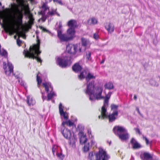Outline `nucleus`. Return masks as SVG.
Segmentation results:
<instances>
[{
    "mask_svg": "<svg viewBox=\"0 0 160 160\" xmlns=\"http://www.w3.org/2000/svg\"><path fill=\"white\" fill-rule=\"evenodd\" d=\"M42 99H43V101H44V100L46 99V97L45 96H44L43 98H42Z\"/></svg>",
    "mask_w": 160,
    "mask_h": 160,
    "instance_id": "57",
    "label": "nucleus"
},
{
    "mask_svg": "<svg viewBox=\"0 0 160 160\" xmlns=\"http://www.w3.org/2000/svg\"><path fill=\"white\" fill-rule=\"evenodd\" d=\"M27 101L29 106H33L35 103V100L30 96H28L27 97Z\"/></svg>",
    "mask_w": 160,
    "mask_h": 160,
    "instance_id": "19",
    "label": "nucleus"
},
{
    "mask_svg": "<svg viewBox=\"0 0 160 160\" xmlns=\"http://www.w3.org/2000/svg\"><path fill=\"white\" fill-rule=\"evenodd\" d=\"M58 146L56 145H53L52 148V152L54 156L56 154L57 155L58 158L61 159H62L64 157L61 153L58 152Z\"/></svg>",
    "mask_w": 160,
    "mask_h": 160,
    "instance_id": "15",
    "label": "nucleus"
},
{
    "mask_svg": "<svg viewBox=\"0 0 160 160\" xmlns=\"http://www.w3.org/2000/svg\"><path fill=\"white\" fill-rule=\"evenodd\" d=\"M40 28L41 29H42L44 32H47L48 33H50V32L48 30L46 29L42 26L40 27Z\"/></svg>",
    "mask_w": 160,
    "mask_h": 160,
    "instance_id": "44",
    "label": "nucleus"
},
{
    "mask_svg": "<svg viewBox=\"0 0 160 160\" xmlns=\"http://www.w3.org/2000/svg\"><path fill=\"white\" fill-rule=\"evenodd\" d=\"M67 33L70 35L69 37H71V39H72L75 33L74 29L70 28L67 30Z\"/></svg>",
    "mask_w": 160,
    "mask_h": 160,
    "instance_id": "27",
    "label": "nucleus"
},
{
    "mask_svg": "<svg viewBox=\"0 0 160 160\" xmlns=\"http://www.w3.org/2000/svg\"><path fill=\"white\" fill-rule=\"evenodd\" d=\"M134 129L136 131V132H138L139 134H141V132L140 131V130L138 128H134Z\"/></svg>",
    "mask_w": 160,
    "mask_h": 160,
    "instance_id": "50",
    "label": "nucleus"
},
{
    "mask_svg": "<svg viewBox=\"0 0 160 160\" xmlns=\"http://www.w3.org/2000/svg\"><path fill=\"white\" fill-rule=\"evenodd\" d=\"M55 14H57L58 16H60L59 14L57 12L56 13H55Z\"/></svg>",
    "mask_w": 160,
    "mask_h": 160,
    "instance_id": "60",
    "label": "nucleus"
},
{
    "mask_svg": "<svg viewBox=\"0 0 160 160\" xmlns=\"http://www.w3.org/2000/svg\"><path fill=\"white\" fill-rule=\"evenodd\" d=\"M95 143V142L93 140H92L91 141V145H93Z\"/></svg>",
    "mask_w": 160,
    "mask_h": 160,
    "instance_id": "54",
    "label": "nucleus"
},
{
    "mask_svg": "<svg viewBox=\"0 0 160 160\" xmlns=\"http://www.w3.org/2000/svg\"><path fill=\"white\" fill-rule=\"evenodd\" d=\"M58 36L61 41H67L71 39V37H69V36L62 34L61 30H58Z\"/></svg>",
    "mask_w": 160,
    "mask_h": 160,
    "instance_id": "14",
    "label": "nucleus"
},
{
    "mask_svg": "<svg viewBox=\"0 0 160 160\" xmlns=\"http://www.w3.org/2000/svg\"><path fill=\"white\" fill-rule=\"evenodd\" d=\"M88 73V71L84 70L81 72L80 74L78 76L79 78L80 79H82L85 78H86V77L87 76Z\"/></svg>",
    "mask_w": 160,
    "mask_h": 160,
    "instance_id": "26",
    "label": "nucleus"
},
{
    "mask_svg": "<svg viewBox=\"0 0 160 160\" xmlns=\"http://www.w3.org/2000/svg\"><path fill=\"white\" fill-rule=\"evenodd\" d=\"M81 40L82 46L84 47V48L82 49V51H84L85 49V47L87 44L88 41L86 39L84 38H82Z\"/></svg>",
    "mask_w": 160,
    "mask_h": 160,
    "instance_id": "31",
    "label": "nucleus"
},
{
    "mask_svg": "<svg viewBox=\"0 0 160 160\" xmlns=\"http://www.w3.org/2000/svg\"><path fill=\"white\" fill-rule=\"evenodd\" d=\"M105 61V59H103L101 61V64H102L104 63V62Z\"/></svg>",
    "mask_w": 160,
    "mask_h": 160,
    "instance_id": "56",
    "label": "nucleus"
},
{
    "mask_svg": "<svg viewBox=\"0 0 160 160\" xmlns=\"http://www.w3.org/2000/svg\"><path fill=\"white\" fill-rule=\"evenodd\" d=\"M37 81L38 82V87H39V85L41 84L42 82V80L38 75L37 76Z\"/></svg>",
    "mask_w": 160,
    "mask_h": 160,
    "instance_id": "38",
    "label": "nucleus"
},
{
    "mask_svg": "<svg viewBox=\"0 0 160 160\" xmlns=\"http://www.w3.org/2000/svg\"><path fill=\"white\" fill-rule=\"evenodd\" d=\"M95 77L90 73H88L87 76L86 77V80L87 82L91 79H95Z\"/></svg>",
    "mask_w": 160,
    "mask_h": 160,
    "instance_id": "30",
    "label": "nucleus"
},
{
    "mask_svg": "<svg viewBox=\"0 0 160 160\" xmlns=\"http://www.w3.org/2000/svg\"><path fill=\"white\" fill-rule=\"evenodd\" d=\"M72 69L75 72H78L81 70L82 67L78 63H77L72 67Z\"/></svg>",
    "mask_w": 160,
    "mask_h": 160,
    "instance_id": "21",
    "label": "nucleus"
},
{
    "mask_svg": "<svg viewBox=\"0 0 160 160\" xmlns=\"http://www.w3.org/2000/svg\"><path fill=\"white\" fill-rule=\"evenodd\" d=\"M61 132L65 138L69 139L71 137V134L70 131L67 128H65L63 130L61 129Z\"/></svg>",
    "mask_w": 160,
    "mask_h": 160,
    "instance_id": "16",
    "label": "nucleus"
},
{
    "mask_svg": "<svg viewBox=\"0 0 160 160\" xmlns=\"http://www.w3.org/2000/svg\"><path fill=\"white\" fill-rule=\"evenodd\" d=\"M79 44H69L67 46L66 49L68 52L72 54H75L76 52H82V48L80 47Z\"/></svg>",
    "mask_w": 160,
    "mask_h": 160,
    "instance_id": "7",
    "label": "nucleus"
},
{
    "mask_svg": "<svg viewBox=\"0 0 160 160\" xmlns=\"http://www.w3.org/2000/svg\"><path fill=\"white\" fill-rule=\"evenodd\" d=\"M89 143L85 144L84 147V152H87L89 150Z\"/></svg>",
    "mask_w": 160,
    "mask_h": 160,
    "instance_id": "36",
    "label": "nucleus"
},
{
    "mask_svg": "<svg viewBox=\"0 0 160 160\" xmlns=\"http://www.w3.org/2000/svg\"><path fill=\"white\" fill-rule=\"evenodd\" d=\"M13 75H14L15 77L17 78H18L19 77V72H15L14 73H13Z\"/></svg>",
    "mask_w": 160,
    "mask_h": 160,
    "instance_id": "42",
    "label": "nucleus"
},
{
    "mask_svg": "<svg viewBox=\"0 0 160 160\" xmlns=\"http://www.w3.org/2000/svg\"><path fill=\"white\" fill-rule=\"evenodd\" d=\"M39 48L40 44L39 43H38L37 44L34 45L32 47L31 46L29 51L24 50L23 53L25 57L29 58H32L33 59H36L38 62H41L42 60L40 58L35 56V55H38L41 53V52L39 51Z\"/></svg>",
    "mask_w": 160,
    "mask_h": 160,
    "instance_id": "2",
    "label": "nucleus"
},
{
    "mask_svg": "<svg viewBox=\"0 0 160 160\" xmlns=\"http://www.w3.org/2000/svg\"><path fill=\"white\" fill-rule=\"evenodd\" d=\"M98 23L97 20L94 17L89 19L88 21V23L90 25H95Z\"/></svg>",
    "mask_w": 160,
    "mask_h": 160,
    "instance_id": "25",
    "label": "nucleus"
},
{
    "mask_svg": "<svg viewBox=\"0 0 160 160\" xmlns=\"http://www.w3.org/2000/svg\"><path fill=\"white\" fill-rule=\"evenodd\" d=\"M80 126V125H78V128H79V127Z\"/></svg>",
    "mask_w": 160,
    "mask_h": 160,
    "instance_id": "64",
    "label": "nucleus"
},
{
    "mask_svg": "<svg viewBox=\"0 0 160 160\" xmlns=\"http://www.w3.org/2000/svg\"><path fill=\"white\" fill-rule=\"evenodd\" d=\"M2 5V3H1V2H0V6H1Z\"/></svg>",
    "mask_w": 160,
    "mask_h": 160,
    "instance_id": "63",
    "label": "nucleus"
},
{
    "mask_svg": "<svg viewBox=\"0 0 160 160\" xmlns=\"http://www.w3.org/2000/svg\"><path fill=\"white\" fill-rule=\"evenodd\" d=\"M68 25L70 28L74 29L77 27V24L76 20L72 19L68 22Z\"/></svg>",
    "mask_w": 160,
    "mask_h": 160,
    "instance_id": "22",
    "label": "nucleus"
},
{
    "mask_svg": "<svg viewBox=\"0 0 160 160\" xmlns=\"http://www.w3.org/2000/svg\"><path fill=\"white\" fill-rule=\"evenodd\" d=\"M19 37H24L25 35L21 31H20L18 32V35Z\"/></svg>",
    "mask_w": 160,
    "mask_h": 160,
    "instance_id": "45",
    "label": "nucleus"
},
{
    "mask_svg": "<svg viewBox=\"0 0 160 160\" xmlns=\"http://www.w3.org/2000/svg\"><path fill=\"white\" fill-rule=\"evenodd\" d=\"M62 23L61 22H59V25L57 28V31L58 30H61V28L62 27Z\"/></svg>",
    "mask_w": 160,
    "mask_h": 160,
    "instance_id": "46",
    "label": "nucleus"
},
{
    "mask_svg": "<svg viewBox=\"0 0 160 160\" xmlns=\"http://www.w3.org/2000/svg\"><path fill=\"white\" fill-rule=\"evenodd\" d=\"M87 141V139L86 138V136L85 135H82L80 138V142L81 144L85 143Z\"/></svg>",
    "mask_w": 160,
    "mask_h": 160,
    "instance_id": "29",
    "label": "nucleus"
},
{
    "mask_svg": "<svg viewBox=\"0 0 160 160\" xmlns=\"http://www.w3.org/2000/svg\"><path fill=\"white\" fill-rule=\"evenodd\" d=\"M118 106L114 104H112L111 105V110L113 111V112H118Z\"/></svg>",
    "mask_w": 160,
    "mask_h": 160,
    "instance_id": "32",
    "label": "nucleus"
},
{
    "mask_svg": "<svg viewBox=\"0 0 160 160\" xmlns=\"http://www.w3.org/2000/svg\"><path fill=\"white\" fill-rule=\"evenodd\" d=\"M132 160H134V158L133 157H132V159H131Z\"/></svg>",
    "mask_w": 160,
    "mask_h": 160,
    "instance_id": "62",
    "label": "nucleus"
},
{
    "mask_svg": "<svg viewBox=\"0 0 160 160\" xmlns=\"http://www.w3.org/2000/svg\"><path fill=\"white\" fill-rule=\"evenodd\" d=\"M5 30L7 32H9L10 34L12 35L15 32L16 29L14 26L13 25L9 27H7Z\"/></svg>",
    "mask_w": 160,
    "mask_h": 160,
    "instance_id": "23",
    "label": "nucleus"
},
{
    "mask_svg": "<svg viewBox=\"0 0 160 160\" xmlns=\"http://www.w3.org/2000/svg\"><path fill=\"white\" fill-rule=\"evenodd\" d=\"M101 115L98 116L99 118H100L101 117L102 119H104L105 118H108L109 122H112L114 121L116 119L118 114V112H112V114H110L108 116L106 112V114L107 115V116L104 118L102 117V115H101Z\"/></svg>",
    "mask_w": 160,
    "mask_h": 160,
    "instance_id": "12",
    "label": "nucleus"
},
{
    "mask_svg": "<svg viewBox=\"0 0 160 160\" xmlns=\"http://www.w3.org/2000/svg\"><path fill=\"white\" fill-rule=\"evenodd\" d=\"M66 124L69 127H71L73 124V123L72 122L69 120L67 121L63 122L62 123V125L64 126V125Z\"/></svg>",
    "mask_w": 160,
    "mask_h": 160,
    "instance_id": "33",
    "label": "nucleus"
},
{
    "mask_svg": "<svg viewBox=\"0 0 160 160\" xmlns=\"http://www.w3.org/2000/svg\"><path fill=\"white\" fill-rule=\"evenodd\" d=\"M42 85L45 88L46 91L48 93L47 101H49L52 98L56 96V94L52 91V87L50 82H43Z\"/></svg>",
    "mask_w": 160,
    "mask_h": 160,
    "instance_id": "6",
    "label": "nucleus"
},
{
    "mask_svg": "<svg viewBox=\"0 0 160 160\" xmlns=\"http://www.w3.org/2000/svg\"><path fill=\"white\" fill-rule=\"evenodd\" d=\"M136 110L137 111L138 113V114L140 115L142 117H143V116L142 115L140 111H139V108L138 107H137L136 108Z\"/></svg>",
    "mask_w": 160,
    "mask_h": 160,
    "instance_id": "51",
    "label": "nucleus"
},
{
    "mask_svg": "<svg viewBox=\"0 0 160 160\" xmlns=\"http://www.w3.org/2000/svg\"><path fill=\"white\" fill-rule=\"evenodd\" d=\"M41 92V93H42V98H43L44 97V95H45V92Z\"/></svg>",
    "mask_w": 160,
    "mask_h": 160,
    "instance_id": "55",
    "label": "nucleus"
},
{
    "mask_svg": "<svg viewBox=\"0 0 160 160\" xmlns=\"http://www.w3.org/2000/svg\"><path fill=\"white\" fill-rule=\"evenodd\" d=\"M137 142L135 139L134 138H132L131 141V143L133 145L134 143Z\"/></svg>",
    "mask_w": 160,
    "mask_h": 160,
    "instance_id": "52",
    "label": "nucleus"
},
{
    "mask_svg": "<svg viewBox=\"0 0 160 160\" xmlns=\"http://www.w3.org/2000/svg\"><path fill=\"white\" fill-rule=\"evenodd\" d=\"M95 88L94 82L93 81H92L87 83V88L85 91V93L86 94L88 95L89 97L92 95H94Z\"/></svg>",
    "mask_w": 160,
    "mask_h": 160,
    "instance_id": "11",
    "label": "nucleus"
},
{
    "mask_svg": "<svg viewBox=\"0 0 160 160\" xmlns=\"http://www.w3.org/2000/svg\"><path fill=\"white\" fill-rule=\"evenodd\" d=\"M59 109L60 114L61 116H62L65 119H67L68 117L66 115L65 113L63 111V106L61 103H60L59 104Z\"/></svg>",
    "mask_w": 160,
    "mask_h": 160,
    "instance_id": "20",
    "label": "nucleus"
},
{
    "mask_svg": "<svg viewBox=\"0 0 160 160\" xmlns=\"http://www.w3.org/2000/svg\"><path fill=\"white\" fill-rule=\"evenodd\" d=\"M134 98L135 100H136L137 99V97L136 96V95H134Z\"/></svg>",
    "mask_w": 160,
    "mask_h": 160,
    "instance_id": "58",
    "label": "nucleus"
},
{
    "mask_svg": "<svg viewBox=\"0 0 160 160\" xmlns=\"http://www.w3.org/2000/svg\"><path fill=\"white\" fill-rule=\"evenodd\" d=\"M91 53L90 52L88 51L87 52L86 54V57L87 59L88 60H91Z\"/></svg>",
    "mask_w": 160,
    "mask_h": 160,
    "instance_id": "40",
    "label": "nucleus"
},
{
    "mask_svg": "<svg viewBox=\"0 0 160 160\" xmlns=\"http://www.w3.org/2000/svg\"><path fill=\"white\" fill-rule=\"evenodd\" d=\"M0 55L2 56H7V52L3 48L0 49Z\"/></svg>",
    "mask_w": 160,
    "mask_h": 160,
    "instance_id": "35",
    "label": "nucleus"
},
{
    "mask_svg": "<svg viewBox=\"0 0 160 160\" xmlns=\"http://www.w3.org/2000/svg\"><path fill=\"white\" fill-rule=\"evenodd\" d=\"M46 2H48L51 1V0H45Z\"/></svg>",
    "mask_w": 160,
    "mask_h": 160,
    "instance_id": "59",
    "label": "nucleus"
},
{
    "mask_svg": "<svg viewBox=\"0 0 160 160\" xmlns=\"http://www.w3.org/2000/svg\"><path fill=\"white\" fill-rule=\"evenodd\" d=\"M1 19H2L3 20V21H4V15L3 13L1 11L0 12V24L1 25H2L1 22Z\"/></svg>",
    "mask_w": 160,
    "mask_h": 160,
    "instance_id": "41",
    "label": "nucleus"
},
{
    "mask_svg": "<svg viewBox=\"0 0 160 160\" xmlns=\"http://www.w3.org/2000/svg\"><path fill=\"white\" fill-rule=\"evenodd\" d=\"M69 139V143L70 144L72 145V146L75 144V142L76 141V140L75 137L73 136L72 138H70L69 139Z\"/></svg>",
    "mask_w": 160,
    "mask_h": 160,
    "instance_id": "34",
    "label": "nucleus"
},
{
    "mask_svg": "<svg viewBox=\"0 0 160 160\" xmlns=\"http://www.w3.org/2000/svg\"><path fill=\"white\" fill-rule=\"evenodd\" d=\"M93 37L95 39H97L98 38L99 35H98V32L95 33L93 34Z\"/></svg>",
    "mask_w": 160,
    "mask_h": 160,
    "instance_id": "43",
    "label": "nucleus"
},
{
    "mask_svg": "<svg viewBox=\"0 0 160 160\" xmlns=\"http://www.w3.org/2000/svg\"><path fill=\"white\" fill-rule=\"evenodd\" d=\"M21 41L19 39H17V42L18 45H20V44L21 43Z\"/></svg>",
    "mask_w": 160,
    "mask_h": 160,
    "instance_id": "53",
    "label": "nucleus"
},
{
    "mask_svg": "<svg viewBox=\"0 0 160 160\" xmlns=\"http://www.w3.org/2000/svg\"><path fill=\"white\" fill-rule=\"evenodd\" d=\"M104 87L105 89L110 90L113 89L114 86L112 82H108L104 85Z\"/></svg>",
    "mask_w": 160,
    "mask_h": 160,
    "instance_id": "28",
    "label": "nucleus"
},
{
    "mask_svg": "<svg viewBox=\"0 0 160 160\" xmlns=\"http://www.w3.org/2000/svg\"><path fill=\"white\" fill-rule=\"evenodd\" d=\"M150 83L153 86H158V84H157L156 82L153 79H151L150 81Z\"/></svg>",
    "mask_w": 160,
    "mask_h": 160,
    "instance_id": "39",
    "label": "nucleus"
},
{
    "mask_svg": "<svg viewBox=\"0 0 160 160\" xmlns=\"http://www.w3.org/2000/svg\"><path fill=\"white\" fill-rule=\"evenodd\" d=\"M54 2H56L58 4L61 5H62L63 3L62 2L61 0H53Z\"/></svg>",
    "mask_w": 160,
    "mask_h": 160,
    "instance_id": "47",
    "label": "nucleus"
},
{
    "mask_svg": "<svg viewBox=\"0 0 160 160\" xmlns=\"http://www.w3.org/2000/svg\"><path fill=\"white\" fill-rule=\"evenodd\" d=\"M143 138L145 139L147 144H148L149 143V142L148 139L146 137H143Z\"/></svg>",
    "mask_w": 160,
    "mask_h": 160,
    "instance_id": "49",
    "label": "nucleus"
},
{
    "mask_svg": "<svg viewBox=\"0 0 160 160\" xmlns=\"http://www.w3.org/2000/svg\"><path fill=\"white\" fill-rule=\"evenodd\" d=\"M109 157L107 155L105 151L102 148H99L98 152L95 153L93 152L89 153L88 159L89 160H107Z\"/></svg>",
    "mask_w": 160,
    "mask_h": 160,
    "instance_id": "4",
    "label": "nucleus"
},
{
    "mask_svg": "<svg viewBox=\"0 0 160 160\" xmlns=\"http://www.w3.org/2000/svg\"><path fill=\"white\" fill-rule=\"evenodd\" d=\"M41 9V11L38 12V14L42 15V17L40 19L43 22L45 21L47 18L54 15L56 13V9L50 10L47 4L45 3H43L42 5Z\"/></svg>",
    "mask_w": 160,
    "mask_h": 160,
    "instance_id": "3",
    "label": "nucleus"
},
{
    "mask_svg": "<svg viewBox=\"0 0 160 160\" xmlns=\"http://www.w3.org/2000/svg\"><path fill=\"white\" fill-rule=\"evenodd\" d=\"M105 27L109 32L112 33L114 30L113 25L110 23H107L105 25Z\"/></svg>",
    "mask_w": 160,
    "mask_h": 160,
    "instance_id": "18",
    "label": "nucleus"
},
{
    "mask_svg": "<svg viewBox=\"0 0 160 160\" xmlns=\"http://www.w3.org/2000/svg\"><path fill=\"white\" fill-rule=\"evenodd\" d=\"M140 157L142 160H148L152 158V156L149 153L147 152L141 154Z\"/></svg>",
    "mask_w": 160,
    "mask_h": 160,
    "instance_id": "17",
    "label": "nucleus"
},
{
    "mask_svg": "<svg viewBox=\"0 0 160 160\" xmlns=\"http://www.w3.org/2000/svg\"><path fill=\"white\" fill-rule=\"evenodd\" d=\"M111 94V92H109L104 98V104L101 108V115L103 117L105 118L107 116L106 114V108L108 107V100L110 97Z\"/></svg>",
    "mask_w": 160,
    "mask_h": 160,
    "instance_id": "9",
    "label": "nucleus"
},
{
    "mask_svg": "<svg viewBox=\"0 0 160 160\" xmlns=\"http://www.w3.org/2000/svg\"><path fill=\"white\" fill-rule=\"evenodd\" d=\"M21 84V85H24L23 82H21L20 83Z\"/></svg>",
    "mask_w": 160,
    "mask_h": 160,
    "instance_id": "61",
    "label": "nucleus"
},
{
    "mask_svg": "<svg viewBox=\"0 0 160 160\" xmlns=\"http://www.w3.org/2000/svg\"><path fill=\"white\" fill-rule=\"evenodd\" d=\"M132 145L133 148L135 149L141 147L140 145L137 142L134 143Z\"/></svg>",
    "mask_w": 160,
    "mask_h": 160,
    "instance_id": "37",
    "label": "nucleus"
},
{
    "mask_svg": "<svg viewBox=\"0 0 160 160\" xmlns=\"http://www.w3.org/2000/svg\"><path fill=\"white\" fill-rule=\"evenodd\" d=\"M120 139L122 140H126L128 139L129 138V135L127 131L126 132H124L118 136Z\"/></svg>",
    "mask_w": 160,
    "mask_h": 160,
    "instance_id": "24",
    "label": "nucleus"
},
{
    "mask_svg": "<svg viewBox=\"0 0 160 160\" xmlns=\"http://www.w3.org/2000/svg\"><path fill=\"white\" fill-rule=\"evenodd\" d=\"M57 61L58 64L62 68L69 66L72 63L71 58L68 56L58 58Z\"/></svg>",
    "mask_w": 160,
    "mask_h": 160,
    "instance_id": "5",
    "label": "nucleus"
},
{
    "mask_svg": "<svg viewBox=\"0 0 160 160\" xmlns=\"http://www.w3.org/2000/svg\"><path fill=\"white\" fill-rule=\"evenodd\" d=\"M103 88L100 86L97 87L94 90V95L95 96V98H92L91 96L89 97V99L91 101H94L97 99V100L102 99L104 98V97L102 96V93L103 91Z\"/></svg>",
    "mask_w": 160,
    "mask_h": 160,
    "instance_id": "8",
    "label": "nucleus"
},
{
    "mask_svg": "<svg viewBox=\"0 0 160 160\" xmlns=\"http://www.w3.org/2000/svg\"><path fill=\"white\" fill-rule=\"evenodd\" d=\"M113 131L114 133L118 136L123 132H127V130L125 128L119 126H115L113 128Z\"/></svg>",
    "mask_w": 160,
    "mask_h": 160,
    "instance_id": "13",
    "label": "nucleus"
},
{
    "mask_svg": "<svg viewBox=\"0 0 160 160\" xmlns=\"http://www.w3.org/2000/svg\"><path fill=\"white\" fill-rule=\"evenodd\" d=\"M88 134L89 138H92V136L91 135V131L90 129H88Z\"/></svg>",
    "mask_w": 160,
    "mask_h": 160,
    "instance_id": "48",
    "label": "nucleus"
},
{
    "mask_svg": "<svg viewBox=\"0 0 160 160\" xmlns=\"http://www.w3.org/2000/svg\"><path fill=\"white\" fill-rule=\"evenodd\" d=\"M3 68L6 75L8 76H11V74H13V67L12 64L8 62L7 65L6 62H4L3 64Z\"/></svg>",
    "mask_w": 160,
    "mask_h": 160,
    "instance_id": "10",
    "label": "nucleus"
},
{
    "mask_svg": "<svg viewBox=\"0 0 160 160\" xmlns=\"http://www.w3.org/2000/svg\"><path fill=\"white\" fill-rule=\"evenodd\" d=\"M22 11L19 8L18 5L15 4H12V7L15 15L16 16L18 21L20 24L22 23L23 18V11L27 12L29 9V7L26 2H22L20 4Z\"/></svg>",
    "mask_w": 160,
    "mask_h": 160,
    "instance_id": "1",
    "label": "nucleus"
}]
</instances>
